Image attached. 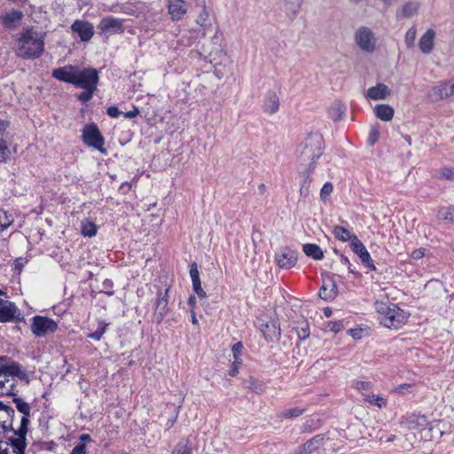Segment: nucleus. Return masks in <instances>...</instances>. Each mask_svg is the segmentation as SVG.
Segmentation results:
<instances>
[{
  "mask_svg": "<svg viewBox=\"0 0 454 454\" xmlns=\"http://www.w3.org/2000/svg\"><path fill=\"white\" fill-rule=\"evenodd\" d=\"M324 149V138L318 132L309 134L300 145L298 148V161L301 166L305 168L308 175L314 170L316 161L323 154Z\"/></svg>",
  "mask_w": 454,
  "mask_h": 454,
  "instance_id": "f257e3e1",
  "label": "nucleus"
},
{
  "mask_svg": "<svg viewBox=\"0 0 454 454\" xmlns=\"http://www.w3.org/2000/svg\"><path fill=\"white\" fill-rule=\"evenodd\" d=\"M45 34L26 27L18 39L17 55L24 59H35L44 51Z\"/></svg>",
  "mask_w": 454,
  "mask_h": 454,
  "instance_id": "f03ea898",
  "label": "nucleus"
},
{
  "mask_svg": "<svg viewBox=\"0 0 454 454\" xmlns=\"http://www.w3.org/2000/svg\"><path fill=\"white\" fill-rule=\"evenodd\" d=\"M376 310L380 315V323L390 329H398L407 320L406 313L397 305L383 301H377Z\"/></svg>",
  "mask_w": 454,
  "mask_h": 454,
  "instance_id": "7ed1b4c3",
  "label": "nucleus"
},
{
  "mask_svg": "<svg viewBox=\"0 0 454 454\" xmlns=\"http://www.w3.org/2000/svg\"><path fill=\"white\" fill-rule=\"evenodd\" d=\"M82 137L83 143L88 146L93 147L102 153H106V150L104 148L105 138L96 124L85 125L82 129Z\"/></svg>",
  "mask_w": 454,
  "mask_h": 454,
  "instance_id": "20e7f679",
  "label": "nucleus"
},
{
  "mask_svg": "<svg viewBox=\"0 0 454 454\" xmlns=\"http://www.w3.org/2000/svg\"><path fill=\"white\" fill-rule=\"evenodd\" d=\"M355 42L363 51L372 53L376 49L375 34L367 27H360L355 33Z\"/></svg>",
  "mask_w": 454,
  "mask_h": 454,
  "instance_id": "39448f33",
  "label": "nucleus"
},
{
  "mask_svg": "<svg viewBox=\"0 0 454 454\" xmlns=\"http://www.w3.org/2000/svg\"><path fill=\"white\" fill-rule=\"evenodd\" d=\"M99 82L98 72L95 68L86 67L79 69L75 75L74 86L76 88H97Z\"/></svg>",
  "mask_w": 454,
  "mask_h": 454,
  "instance_id": "423d86ee",
  "label": "nucleus"
},
{
  "mask_svg": "<svg viewBox=\"0 0 454 454\" xmlns=\"http://www.w3.org/2000/svg\"><path fill=\"white\" fill-rule=\"evenodd\" d=\"M57 329L58 324L51 318L43 316H35L32 318L31 331L37 337H43Z\"/></svg>",
  "mask_w": 454,
  "mask_h": 454,
  "instance_id": "0eeeda50",
  "label": "nucleus"
},
{
  "mask_svg": "<svg viewBox=\"0 0 454 454\" xmlns=\"http://www.w3.org/2000/svg\"><path fill=\"white\" fill-rule=\"evenodd\" d=\"M12 396V401L15 403L18 411L23 415L20 419V427L15 431V434H27L28 424L30 422L29 417L31 414V406L28 403L19 397L17 394Z\"/></svg>",
  "mask_w": 454,
  "mask_h": 454,
  "instance_id": "6e6552de",
  "label": "nucleus"
},
{
  "mask_svg": "<svg viewBox=\"0 0 454 454\" xmlns=\"http://www.w3.org/2000/svg\"><path fill=\"white\" fill-rule=\"evenodd\" d=\"M20 309L15 303L0 298V322H20Z\"/></svg>",
  "mask_w": 454,
  "mask_h": 454,
  "instance_id": "1a4fd4ad",
  "label": "nucleus"
},
{
  "mask_svg": "<svg viewBox=\"0 0 454 454\" xmlns=\"http://www.w3.org/2000/svg\"><path fill=\"white\" fill-rule=\"evenodd\" d=\"M14 414L15 411L11 406L0 401V434L5 432L15 434L17 429L13 427Z\"/></svg>",
  "mask_w": 454,
  "mask_h": 454,
  "instance_id": "9d476101",
  "label": "nucleus"
},
{
  "mask_svg": "<svg viewBox=\"0 0 454 454\" xmlns=\"http://www.w3.org/2000/svg\"><path fill=\"white\" fill-rule=\"evenodd\" d=\"M350 247L352 251L358 255L362 263L368 268L370 270H376V267L373 261L366 249L365 246L358 239L357 237H354L352 242H350Z\"/></svg>",
  "mask_w": 454,
  "mask_h": 454,
  "instance_id": "9b49d317",
  "label": "nucleus"
},
{
  "mask_svg": "<svg viewBox=\"0 0 454 454\" xmlns=\"http://www.w3.org/2000/svg\"><path fill=\"white\" fill-rule=\"evenodd\" d=\"M168 293L169 288H166L164 292L160 291L155 303L154 320L157 324H160L168 313Z\"/></svg>",
  "mask_w": 454,
  "mask_h": 454,
  "instance_id": "f8f14e48",
  "label": "nucleus"
},
{
  "mask_svg": "<svg viewBox=\"0 0 454 454\" xmlns=\"http://www.w3.org/2000/svg\"><path fill=\"white\" fill-rule=\"evenodd\" d=\"M275 261L280 268H292L297 262V253L289 247H282L276 253Z\"/></svg>",
  "mask_w": 454,
  "mask_h": 454,
  "instance_id": "ddd939ff",
  "label": "nucleus"
},
{
  "mask_svg": "<svg viewBox=\"0 0 454 454\" xmlns=\"http://www.w3.org/2000/svg\"><path fill=\"white\" fill-rule=\"evenodd\" d=\"M98 28L101 33L121 34L124 32L123 20L108 16L100 20Z\"/></svg>",
  "mask_w": 454,
  "mask_h": 454,
  "instance_id": "4468645a",
  "label": "nucleus"
},
{
  "mask_svg": "<svg viewBox=\"0 0 454 454\" xmlns=\"http://www.w3.org/2000/svg\"><path fill=\"white\" fill-rule=\"evenodd\" d=\"M17 377L20 380L28 382L27 374L21 370V366L19 363L11 360L10 357H5V363L2 372V377Z\"/></svg>",
  "mask_w": 454,
  "mask_h": 454,
  "instance_id": "2eb2a0df",
  "label": "nucleus"
},
{
  "mask_svg": "<svg viewBox=\"0 0 454 454\" xmlns=\"http://www.w3.org/2000/svg\"><path fill=\"white\" fill-rule=\"evenodd\" d=\"M73 32L78 34L81 41L89 42L94 35V27L91 23L76 20L71 26Z\"/></svg>",
  "mask_w": 454,
  "mask_h": 454,
  "instance_id": "dca6fc26",
  "label": "nucleus"
},
{
  "mask_svg": "<svg viewBox=\"0 0 454 454\" xmlns=\"http://www.w3.org/2000/svg\"><path fill=\"white\" fill-rule=\"evenodd\" d=\"M260 329L268 341L278 340L281 335L280 325L278 320H270L260 324Z\"/></svg>",
  "mask_w": 454,
  "mask_h": 454,
  "instance_id": "f3484780",
  "label": "nucleus"
},
{
  "mask_svg": "<svg viewBox=\"0 0 454 454\" xmlns=\"http://www.w3.org/2000/svg\"><path fill=\"white\" fill-rule=\"evenodd\" d=\"M77 72L76 66H65L63 67L56 68L52 71V76L61 82L74 84L75 75Z\"/></svg>",
  "mask_w": 454,
  "mask_h": 454,
  "instance_id": "a211bd4d",
  "label": "nucleus"
},
{
  "mask_svg": "<svg viewBox=\"0 0 454 454\" xmlns=\"http://www.w3.org/2000/svg\"><path fill=\"white\" fill-rule=\"evenodd\" d=\"M434 100L447 98L454 94V79L442 82L432 90Z\"/></svg>",
  "mask_w": 454,
  "mask_h": 454,
  "instance_id": "6ab92c4d",
  "label": "nucleus"
},
{
  "mask_svg": "<svg viewBox=\"0 0 454 454\" xmlns=\"http://www.w3.org/2000/svg\"><path fill=\"white\" fill-rule=\"evenodd\" d=\"M324 435L317 434L310 440L307 441L302 445L299 446L294 452V454H309L317 450L324 442Z\"/></svg>",
  "mask_w": 454,
  "mask_h": 454,
  "instance_id": "aec40b11",
  "label": "nucleus"
},
{
  "mask_svg": "<svg viewBox=\"0 0 454 454\" xmlns=\"http://www.w3.org/2000/svg\"><path fill=\"white\" fill-rule=\"evenodd\" d=\"M435 31L428 28L419 40V48L424 54H429L434 50Z\"/></svg>",
  "mask_w": 454,
  "mask_h": 454,
  "instance_id": "412c9836",
  "label": "nucleus"
},
{
  "mask_svg": "<svg viewBox=\"0 0 454 454\" xmlns=\"http://www.w3.org/2000/svg\"><path fill=\"white\" fill-rule=\"evenodd\" d=\"M23 12L18 10H12L2 17L3 26L10 30L15 29L23 18Z\"/></svg>",
  "mask_w": 454,
  "mask_h": 454,
  "instance_id": "4be33fe9",
  "label": "nucleus"
},
{
  "mask_svg": "<svg viewBox=\"0 0 454 454\" xmlns=\"http://www.w3.org/2000/svg\"><path fill=\"white\" fill-rule=\"evenodd\" d=\"M303 0H281L282 9L290 20H294L301 8Z\"/></svg>",
  "mask_w": 454,
  "mask_h": 454,
  "instance_id": "5701e85b",
  "label": "nucleus"
},
{
  "mask_svg": "<svg viewBox=\"0 0 454 454\" xmlns=\"http://www.w3.org/2000/svg\"><path fill=\"white\" fill-rule=\"evenodd\" d=\"M168 7L174 20H180L187 12L185 3L183 0H168Z\"/></svg>",
  "mask_w": 454,
  "mask_h": 454,
  "instance_id": "b1692460",
  "label": "nucleus"
},
{
  "mask_svg": "<svg viewBox=\"0 0 454 454\" xmlns=\"http://www.w3.org/2000/svg\"><path fill=\"white\" fill-rule=\"evenodd\" d=\"M338 294V290L335 283L329 278L327 281H325L319 289L318 295L321 299L325 301H332L333 300Z\"/></svg>",
  "mask_w": 454,
  "mask_h": 454,
  "instance_id": "393cba45",
  "label": "nucleus"
},
{
  "mask_svg": "<svg viewBox=\"0 0 454 454\" xmlns=\"http://www.w3.org/2000/svg\"><path fill=\"white\" fill-rule=\"evenodd\" d=\"M388 95H390V90L383 83H379L367 90V98L374 100L385 99Z\"/></svg>",
  "mask_w": 454,
  "mask_h": 454,
  "instance_id": "a878e982",
  "label": "nucleus"
},
{
  "mask_svg": "<svg viewBox=\"0 0 454 454\" xmlns=\"http://www.w3.org/2000/svg\"><path fill=\"white\" fill-rule=\"evenodd\" d=\"M264 111L268 114H273L279 109V98L276 92L268 91L265 97Z\"/></svg>",
  "mask_w": 454,
  "mask_h": 454,
  "instance_id": "bb28decb",
  "label": "nucleus"
},
{
  "mask_svg": "<svg viewBox=\"0 0 454 454\" xmlns=\"http://www.w3.org/2000/svg\"><path fill=\"white\" fill-rule=\"evenodd\" d=\"M376 116L384 121H389L394 116V109L388 105H378L375 107Z\"/></svg>",
  "mask_w": 454,
  "mask_h": 454,
  "instance_id": "cd10ccee",
  "label": "nucleus"
},
{
  "mask_svg": "<svg viewBox=\"0 0 454 454\" xmlns=\"http://www.w3.org/2000/svg\"><path fill=\"white\" fill-rule=\"evenodd\" d=\"M419 6L420 4L418 2H408L403 5L400 13H397V16L410 19L418 13Z\"/></svg>",
  "mask_w": 454,
  "mask_h": 454,
  "instance_id": "c85d7f7f",
  "label": "nucleus"
},
{
  "mask_svg": "<svg viewBox=\"0 0 454 454\" xmlns=\"http://www.w3.org/2000/svg\"><path fill=\"white\" fill-rule=\"evenodd\" d=\"M304 254L315 260H321L324 257V254L319 246L316 244H305L303 245Z\"/></svg>",
  "mask_w": 454,
  "mask_h": 454,
  "instance_id": "c756f323",
  "label": "nucleus"
},
{
  "mask_svg": "<svg viewBox=\"0 0 454 454\" xmlns=\"http://www.w3.org/2000/svg\"><path fill=\"white\" fill-rule=\"evenodd\" d=\"M8 127V122L0 119V162L4 161L7 155V144L4 139V134Z\"/></svg>",
  "mask_w": 454,
  "mask_h": 454,
  "instance_id": "7c9ffc66",
  "label": "nucleus"
},
{
  "mask_svg": "<svg viewBox=\"0 0 454 454\" xmlns=\"http://www.w3.org/2000/svg\"><path fill=\"white\" fill-rule=\"evenodd\" d=\"M81 231L84 237H94L97 234L98 227L90 219H84L81 223Z\"/></svg>",
  "mask_w": 454,
  "mask_h": 454,
  "instance_id": "2f4dec72",
  "label": "nucleus"
},
{
  "mask_svg": "<svg viewBox=\"0 0 454 454\" xmlns=\"http://www.w3.org/2000/svg\"><path fill=\"white\" fill-rule=\"evenodd\" d=\"M333 233L337 239L341 241L350 240V242H352L353 238L357 237L356 235L350 233L348 229L341 226H335L333 230Z\"/></svg>",
  "mask_w": 454,
  "mask_h": 454,
  "instance_id": "473e14b6",
  "label": "nucleus"
},
{
  "mask_svg": "<svg viewBox=\"0 0 454 454\" xmlns=\"http://www.w3.org/2000/svg\"><path fill=\"white\" fill-rule=\"evenodd\" d=\"M14 222L12 215L4 209H0V234L10 227Z\"/></svg>",
  "mask_w": 454,
  "mask_h": 454,
  "instance_id": "72a5a7b5",
  "label": "nucleus"
},
{
  "mask_svg": "<svg viewBox=\"0 0 454 454\" xmlns=\"http://www.w3.org/2000/svg\"><path fill=\"white\" fill-rule=\"evenodd\" d=\"M437 217L439 219L454 222V206L440 208L438 210Z\"/></svg>",
  "mask_w": 454,
  "mask_h": 454,
  "instance_id": "f704fd0d",
  "label": "nucleus"
},
{
  "mask_svg": "<svg viewBox=\"0 0 454 454\" xmlns=\"http://www.w3.org/2000/svg\"><path fill=\"white\" fill-rule=\"evenodd\" d=\"M107 325H108V324H106L103 321L99 322L98 329L95 332L89 333L87 337L90 339L98 340V341L100 340L102 336L104 335V333L106 331Z\"/></svg>",
  "mask_w": 454,
  "mask_h": 454,
  "instance_id": "c9c22d12",
  "label": "nucleus"
},
{
  "mask_svg": "<svg viewBox=\"0 0 454 454\" xmlns=\"http://www.w3.org/2000/svg\"><path fill=\"white\" fill-rule=\"evenodd\" d=\"M417 29L415 26L410 27L404 36V43L408 48H411L415 44Z\"/></svg>",
  "mask_w": 454,
  "mask_h": 454,
  "instance_id": "e433bc0d",
  "label": "nucleus"
},
{
  "mask_svg": "<svg viewBox=\"0 0 454 454\" xmlns=\"http://www.w3.org/2000/svg\"><path fill=\"white\" fill-rule=\"evenodd\" d=\"M304 409L300 408H292L286 411H283L278 417L281 419H292V418H297L303 414Z\"/></svg>",
  "mask_w": 454,
  "mask_h": 454,
  "instance_id": "4c0bfd02",
  "label": "nucleus"
},
{
  "mask_svg": "<svg viewBox=\"0 0 454 454\" xmlns=\"http://www.w3.org/2000/svg\"><path fill=\"white\" fill-rule=\"evenodd\" d=\"M192 445L189 443L188 441H186L185 442H180L176 446L172 454H192Z\"/></svg>",
  "mask_w": 454,
  "mask_h": 454,
  "instance_id": "58836bf2",
  "label": "nucleus"
},
{
  "mask_svg": "<svg viewBox=\"0 0 454 454\" xmlns=\"http://www.w3.org/2000/svg\"><path fill=\"white\" fill-rule=\"evenodd\" d=\"M297 336L301 340H306L309 336V326L307 321L301 322L296 329Z\"/></svg>",
  "mask_w": 454,
  "mask_h": 454,
  "instance_id": "ea45409f",
  "label": "nucleus"
},
{
  "mask_svg": "<svg viewBox=\"0 0 454 454\" xmlns=\"http://www.w3.org/2000/svg\"><path fill=\"white\" fill-rule=\"evenodd\" d=\"M190 276H191V278L192 281V286H194L196 285L199 286L200 284H201L200 278V273L198 270V265L196 262H192L190 265Z\"/></svg>",
  "mask_w": 454,
  "mask_h": 454,
  "instance_id": "a19ab883",
  "label": "nucleus"
},
{
  "mask_svg": "<svg viewBox=\"0 0 454 454\" xmlns=\"http://www.w3.org/2000/svg\"><path fill=\"white\" fill-rule=\"evenodd\" d=\"M83 90H84L78 95V99L83 103H86L92 98L95 91L97 90V88H85Z\"/></svg>",
  "mask_w": 454,
  "mask_h": 454,
  "instance_id": "79ce46f5",
  "label": "nucleus"
},
{
  "mask_svg": "<svg viewBox=\"0 0 454 454\" xmlns=\"http://www.w3.org/2000/svg\"><path fill=\"white\" fill-rule=\"evenodd\" d=\"M208 18H209L208 12L206 10L205 7H203L201 12L199 14L198 18L196 19V23L202 27H207L209 25Z\"/></svg>",
  "mask_w": 454,
  "mask_h": 454,
  "instance_id": "37998d69",
  "label": "nucleus"
},
{
  "mask_svg": "<svg viewBox=\"0 0 454 454\" xmlns=\"http://www.w3.org/2000/svg\"><path fill=\"white\" fill-rule=\"evenodd\" d=\"M326 329L335 333L341 332L344 329L343 321H330L325 325Z\"/></svg>",
  "mask_w": 454,
  "mask_h": 454,
  "instance_id": "c03bdc74",
  "label": "nucleus"
},
{
  "mask_svg": "<svg viewBox=\"0 0 454 454\" xmlns=\"http://www.w3.org/2000/svg\"><path fill=\"white\" fill-rule=\"evenodd\" d=\"M365 401L369 402L370 403L375 404L378 407L381 408L382 406L386 405V400L380 396L378 395H368L365 398Z\"/></svg>",
  "mask_w": 454,
  "mask_h": 454,
  "instance_id": "a18cd8bd",
  "label": "nucleus"
},
{
  "mask_svg": "<svg viewBox=\"0 0 454 454\" xmlns=\"http://www.w3.org/2000/svg\"><path fill=\"white\" fill-rule=\"evenodd\" d=\"M333 186L332 184V183L330 182H326L321 191H320V197L323 200H325L328 196L333 192Z\"/></svg>",
  "mask_w": 454,
  "mask_h": 454,
  "instance_id": "49530a36",
  "label": "nucleus"
},
{
  "mask_svg": "<svg viewBox=\"0 0 454 454\" xmlns=\"http://www.w3.org/2000/svg\"><path fill=\"white\" fill-rule=\"evenodd\" d=\"M380 132L376 128H372L367 138V143L373 145L379 139Z\"/></svg>",
  "mask_w": 454,
  "mask_h": 454,
  "instance_id": "de8ad7c7",
  "label": "nucleus"
},
{
  "mask_svg": "<svg viewBox=\"0 0 454 454\" xmlns=\"http://www.w3.org/2000/svg\"><path fill=\"white\" fill-rule=\"evenodd\" d=\"M243 348V345L241 342H237L232 346V353L235 360H240L239 355L241 353V350Z\"/></svg>",
  "mask_w": 454,
  "mask_h": 454,
  "instance_id": "09e8293b",
  "label": "nucleus"
},
{
  "mask_svg": "<svg viewBox=\"0 0 454 454\" xmlns=\"http://www.w3.org/2000/svg\"><path fill=\"white\" fill-rule=\"evenodd\" d=\"M442 176L448 180L454 179V168H444L442 169Z\"/></svg>",
  "mask_w": 454,
  "mask_h": 454,
  "instance_id": "8fccbe9b",
  "label": "nucleus"
},
{
  "mask_svg": "<svg viewBox=\"0 0 454 454\" xmlns=\"http://www.w3.org/2000/svg\"><path fill=\"white\" fill-rule=\"evenodd\" d=\"M71 454H86V445L83 442L78 443L71 451Z\"/></svg>",
  "mask_w": 454,
  "mask_h": 454,
  "instance_id": "3c124183",
  "label": "nucleus"
},
{
  "mask_svg": "<svg viewBox=\"0 0 454 454\" xmlns=\"http://www.w3.org/2000/svg\"><path fill=\"white\" fill-rule=\"evenodd\" d=\"M372 387L371 382L368 381H356V388L358 390H369Z\"/></svg>",
  "mask_w": 454,
  "mask_h": 454,
  "instance_id": "603ef678",
  "label": "nucleus"
},
{
  "mask_svg": "<svg viewBox=\"0 0 454 454\" xmlns=\"http://www.w3.org/2000/svg\"><path fill=\"white\" fill-rule=\"evenodd\" d=\"M106 114L112 118H117L120 116L121 112L118 109L117 106H109L106 110Z\"/></svg>",
  "mask_w": 454,
  "mask_h": 454,
  "instance_id": "864d4df0",
  "label": "nucleus"
},
{
  "mask_svg": "<svg viewBox=\"0 0 454 454\" xmlns=\"http://www.w3.org/2000/svg\"><path fill=\"white\" fill-rule=\"evenodd\" d=\"M425 253H426V248L420 247L419 249H415L411 253V256L414 260H419V259H421L425 255Z\"/></svg>",
  "mask_w": 454,
  "mask_h": 454,
  "instance_id": "5fc2aeb1",
  "label": "nucleus"
},
{
  "mask_svg": "<svg viewBox=\"0 0 454 454\" xmlns=\"http://www.w3.org/2000/svg\"><path fill=\"white\" fill-rule=\"evenodd\" d=\"M241 364V360H235L231 365V370L229 371L230 376H235L239 372V366Z\"/></svg>",
  "mask_w": 454,
  "mask_h": 454,
  "instance_id": "6e6d98bb",
  "label": "nucleus"
},
{
  "mask_svg": "<svg viewBox=\"0 0 454 454\" xmlns=\"http://www.w3.org/2000/svg\"><path fill=\"white\" fill-rule=\"evenodd\" d=\"M194 293L200 297V298H205L207 296L206 292L202 289L201 284L199 286L196 285L192 286Z\"/></svg>",
  "mask_w": 454,
  "mask_h": 454,
  "instance_id": "4d7b16f0",
  "label": "nucleus"
},
{
  "mask_svg": "<svg viewBox=\"0 0 454 454\" xmlns=\"http://www.w3.org/2000/svg\"><path fill=\"white\" fill-rule=\"evenodd\" d=\"M345 107L343 105L339 104L337 106V116L333 117L334 121H337L341 118L342 114H344Z\"/></svg>",
  "mask_w": 454,
  "mask_h": 454,
  "instance_id": "13d9d810",
  "label": "nucleus"
},
{
  "mask_svg": "<svg viewBox=\"0 0 454 454\" xmlns=\"http://www.w3.org/2000/svg\"><path fill=\"white\" fill-rule=\"evenodd\" d=\"M139 114V110L137 107H134L132 111H129L124 114V116L128 119H131L136 117Z\"/></svg>",
  "mask_w": 454,
  "mask_h": 454,
  "instance_id": "bf43d9fd",
  "label": "nucleus"
},
{
  "mask_svg": "<svg viewBox=\"0 0 454 454\" xmlns=\"http://www.w3.org/2000/svg\"><path fill=\"white\" fill-rule=\"evenodd\" d=\"M360 332H361V330H357V329H350V330H349V333H350V335H351L354 339H359V338H361V336H360Z\"/></svg>",
  "mask_w": 454,
  "mask_h": 454,
  "instance_id": "052dcab7",
  "label": "nucleus"
},
{
  "mask_svg": "<svg viewBox=\"0 0 454 454\" xmlns=\"http://www.w3.org/2000/svg\"><path fill=\"white\" fill-rule=\"evenodd\" d=\"M410 387H411V385H409V384H402V385H399V386L397 387L396 390H397L398 392H400V393H403V390H404L405 388H410Z\"/></svg>",
  "mask_w": 454,
  "mask_h": 454,
  "instance_id": "680f3d73",
  "label": "nucleus"
},
{
  "mask_svg": "<svg viewBox=\"0 0 454 454\" xmlns=\"http://www.w3.org/2000/svg\"><path fill=\"white\" fill-rule=\"evenodd\" d=\"M80 440L84 443L85 442H90L91 437L90 434H83L80 436Z\"/></svg>",
  "mask_w": 454,
  "mask_h": 454,
  "instance_id": "e2e57ef3",
  "label": "nucleus"
},
{
  "mask_svg": "<svg viewBox=\"0 0 454 454\" xmlns=\"http://www.w3.org/2000/svg\"><path fill=\"white\" fill-rule=\"evenodd\" d=\"M300 193L301 196H308L309 194V187H306L305 185H302L300 189Z\"/></svg>",
  "mask_w": 454,
  "mask_h": 454,
  "instance_id": "0e129e2a",
  "label": "nucleus"
},
{
  "mask_svg": "<svg viewBox=\"0 0 454 454\" xmlns=\"http://www.w3.org/2000/svg\"><path fill=\"white\" fill-rule=\"evenodd\" d=\"M195 302H196V297H195L194 295H191V296L189 297V299H188V304H189L190 306L193 307V306H194V304H195Z\"/></svg>",
  "mask_w": 454,
  "mask_h": 454,
  "instance_id": "69168bd1",
  "label": "nucleus"
},
{
  "mask_svg": "<svg viewBox=\"0 0 454 454\" xmlns=\"http://www.w3.org/2000/svg\"><path fill=\"white\" fill-rule=\"evenodd\" d=\"M340 261L344 265H350L349 260L343 254L340 255Z\"/></svg>",
  "mask_w": 454,
  "mask_h": 454,
  "instance_id": "338daca9",
  "label": "nucleus"
},
{
  "mask_svg": "<svg viewBox=\"0 0 454 454\" xmlns=\"http://www.w3.org/2000/svg\"><path fill=\"white\" fill-rule=\"evenodd\" d=\"M333 314V311L330 308H325L324 309V315L326 317H330Z\"/></svg>",
  "mask_w": 454,
  "mask_h": 454,
  "instance_id": "774afa93",
  "label": "nucleus"
}]
</instances>
